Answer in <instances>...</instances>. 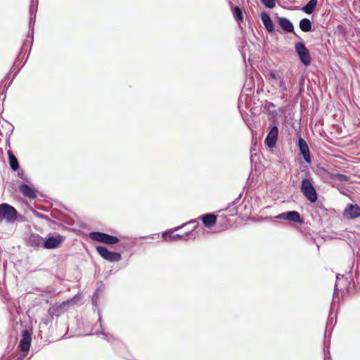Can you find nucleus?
Returning a JSON list of instances; mask_svg holds the SVG:
<instances>
[{
	"instance_id": "obj_10",
	"label": "nucleus",
	"mask_w": 360,
	"mask_h": 360,
	"mask_svg": "<svg viewBox=\"0 0 360 360\" xmlns=\"http://www.w3.org/2000/svg\"><path fill=\"white\" fill-rule=\"evenodd\" d=\"M198 219L202 221L206 228L210 229L216 224L217 216L213 213H207L200 216Z\"/></svg>"
},
{
	"instance_id": "obj_3",
	"label": "nucleus",
	"mask_w": 360,
	"mask_h": 360,
	"mask_svg": "<svg viewBox=\"0 0 360 360\" xmlns=\"http://www.w3.org/2000/svg\"><path fill=\"white\" fill-rule=\"evenodd\" d=\"M89 238L93 240L108 245H113L119 242V238L116 236H110L102 232H91Z\"/></svg>"
},
{
	"instance_id": "obj_2",
	"label": "nucleus",
	"mask_w": 360,
	"mask_h": 360,
	"mask_svg": "<svg viewBox=\"0 0 360 360\" xmlns=\"http://www.w3.org/2000/svg\"><path fill=\"white\" fill-rule=\"evenodd\" d=\"M18 212L11 205L7 203L0 204V221L5 219L8 222H13L17 219Z\"/></svg>"
},
{
	"instance_id": "obj_6",
	"label": "nucleus",
	"mask_w": 360,
	"mask_h": 360,
	"mask_svg": "<svg viewBox=\"0 0 360 360\" xmlns=\"http://www.w3.org/2000/svg\"><path fill=\"white\" fill-rule=\"evenodd\" d=\"M276 218L280 219H285L289 221L296 222L299 224L303 223V219L301 218L300 214L297 211H289L283 212L278 214Z\"/></svg>"
},
{
	"instance_id": "obj_18",
	"label": "nucleus",
	"mask_w": 360,
	"mask_h": 360,
	"mask_svg": "<svg viewBox=\"0 0 360 360\" xmlns=\"http://www.w3.org/2000/svg\"><path fill=\"white\" fill-rule=\"evenodd\" d=\"M318 3V0H309V2L302 8V11L307 14H311Z\"/></svg>"
},
{
	"instance_id": "obj_4",
	"label": "nucleus",
	"mask_w": 360,
	"mask_h": 360,
	"mask_svg": "<svg viewBox=\"0 0 360 360\" xmlns=\"http://www.w3.org/2000/svg\"><path fill=\"white\" fill-rule=\"evenodd\" d=\"M96 250L103 259L110 262H119L122 259V256L120 253L110 252L105 247L98 245L96 247Z\"/></svg>"
},
{
	"instance_id": "obj_11",
	"label": "nucleus",
	"mask_w": 360,
	"mask_h": 360,
	"mask_svg": "<svg viewBox=\"0 0 360 360\" xmlns=\"http://www.w3.org/2000/svg\"><path fill=\"white\" fill-rule=\"evenodd\" d=\"M31 335L27 330H23L19 347L22 352H27L31 344Z\"/></svg>"
},
{
	"instance_id": "obj_8",
	"label": "nucleus",
	"mask_w": 360,
	"mask_h": 360,
	"mask_svg": "<svg viewBox=\"0 0 360 360\" xmlns=\"http://www.w3.org/2000/svg\"><path fill=\"white\" fill-rule=\"evenodd\" d=\"M278 136V129L276 126L271 127L270 131L268 133L265 143L269 148H274L276 146Z\"/></svg>"
},
{
	"instance_id": "obj_1",
	"label": "nucleus",
	"mask_w": 360,
	"mask_h": 360,
	"mask_svg": "<svg viewBox=\"0 0 360 360\" xmlns=\"http://www.w3.org/2000/svg\"><path fill=\"white\" fill-rule=\"evenodd\" d=\"M300 190L311 202H315L317 200L316 191L309 179H304L302 181Z\"/></svg>"
},
{
	"instance_id": "obj_23",
	"label": "nucleus",
	"mask_w": 360,
	"mask_h": 360,
	"mask_svg": "<svg viewBox=\"0 0 360 360\" xmlns=\"http://www.w3.org/2000/svg\"><path fill=\"white\" fill-rule=\"evenodd\" d=\"M261 2L267 8H273L275 5V1L276 0H260Z\"/></svg>"
},
{
	"instance_id": "obj_24",
	"label": "nucleus",
	"mask_w": 360,
	"mask_h": 360,
	"mask_svg": "<svg viewBox=\"0 0 360 360\" xmlns=\"http://www.w3.org/2000/svg\"><path fill=\"white\" fill-rule=\"evenodd\" d=\"M188 224H193L194 228H196L198 226V222L196 220H192V221H189Z\"/></svg>"
},
{
	"instance_id": "obj_20",
	"label": "nucleus",
	"mask_w": 360,
	"mask_h": 360,
	"mask_svg": "<svg viewBox=\"0 0 360 360\" xmlns=\"http://www.w3.org/2000/svg\"><path fill=\"white\" fill-rule=\"evenodd\" d=\"M300 28L302 31L307 32L311 29V22L307 18H303L300 21Z\"/></svg>"
},
{
	"instance_id": "obj_14",
	"label": "nucleus",
	"mask_w": 360,
	"mask_h": 360,
	"mask_svg": "<svg viewBox=\"0 0 360 360\" xmlns=\"http://www.w3.org/2000/svg\"><path fill=\"white\" fill-rule=\"evenodd\" d=\"M278 24L285 32H292L294 30L292 23L285 18H278Z\"/></svg>"
},
{
	"instance_id": "obj_17",
	"label": "nucleus",
	"mask_w": 360,
	"mask_h": 360,
	"mask_svg": "<svg viewBox=\"0 0 360 360\" xmlns=\"http://www.w3.org/2000/svg\"><path fill=\"white\" fill-rule=\"evenodd\" d=\"M189 233H187L186 235H179L175 234L173 235L172 231L165 232L163 233L162 236L165 240H174L176 239H186L185 238L188 236Z\"/></svg>"
},
{
	"instance_id": "obj_19",
	"label": "nucleus",
	"mask_w": 360,
	"mask_h": 360,
	"mask_svg": "<svg viewBox=\"0 0 360 360\" xmlns=\"http://www.w3.org/2000/svg\"><path fill=\"white\" fill-rule=\"evenodd\" d=\"M268 77L269 79H279V82H278V86L283 91H286L287 90V86H286V84H285V82L284 81L283 79H281L280 77H278L277 75L273 72H270L269 75H268Z\"/></svg>"
},
{
	"instance_id": "obj_25",
	"label": "nucleus",
	"mask_w": 360,
	"mask_h": 360,
	"mask_svg": "<svg viewBox=\"0 0 360 360\" xmlns=\"http://www.w3.org/2000/svg\"><path fill=\"white\" fill-rule=\"evenodd\" d=\"M267 105H268V108H271V107H272V108H274V107H275V105H274V104L273 103H269L267 104Z\"/></svg>"
},
{
	"instance_id": "obj_21",
	"label": "nucleus",
	"mask_w": 360,
	"mask_h": 360,
	"mask_svg": "<svg viewBox=\"0 0 360 360\" xmlns=\"http://www.w3.org/2000/svg\"><path fill=\"white\" fill-rule=\"evenodd\" d=\"M233 15L235 19L237 20V22H243V11H242V9L239 6H236L233 8Z\"/></svg>"
},
{
	"instance_id": "obj_12",
	"label": "nucleus",
	"mask_w": 360,
	"mask_h": 360,
	"mask_svg": "<svg viewBox=\"0 0 360 360\" xmlns=\"http://www.w3.org/2000/svg\"><path fill=\"white\" fill-rule=\"evenodd\" d=\"M344 217L347 219H355L360 217V207L357 205H349L344 211Z\"/></svg>"
},
{
	"instance_id": "obj_22",
	"label": "nucleus",
	"mask_w": 360,
	"mask_h": 360,
	"mask_svg": "<svg viewBox=\"0 0 360 360\" xmlns=\"http://www.w3.org/2000/svg\"><path fill=\"white\" fill-rule=\"evenodd\" d=\"M331 179L334 180H338L339 181H347L349 180V176L345 174H342L339 173L333 174L331 176Z\"/></svg>"
},
{
	"instance_id": "obj_15",
	"label": "nucleus",
	"mask_w": 360,
	"mask_h": 360,
	"mask_svg": "<svg viewBox=\"0 0 360 360\" xmlns=\"http://www.w3.org/2000/svg\"><path fill=\"white\" fill-rule=\"evenodd\" d=\"M261 19H262V21L264 25L265 26L266 29L269 32H272L274 30V24H273V22L271 20L270 17L269 16V15L264 12L262 13Z\"/></svg>"
},
{
	"instance_id": "obj_16",
	"label": "nucleus",
	"mask_w": 360,
	"mask_h": 360,
	"mask_svg": "<svg viewBox=\"0 0 360 360\" xmlns=\"http://www.w3.org/2000/svg\"><path fill=\"white\" fill-rule=\"evenodd\" d=\"M7 154L8 156V162H9V165H10L11 168L13 171H17L20 167L19 162H18L17 158L15 156V155L13 153V152L10 150H8Z\"/></svg>"
},
{
	"instance_id": "obj_13",
	"label": "nucleus",
	"mask_w": 360,
	"mask_h": 360,
	"mask_svg": "<svg viewBox=\"0 0 360 360\" xmlns=\"http://www.w3.org/2000/svg\"><path fill=\"white\" fill-rule=\"evenodd\" d=\"M20 192L25 196L30 199H35L37 193L34 188H32L27 184H22L19 186Z\"/></svg>"
},
{
	"instance_id": "obj_9",
	"label": "nucleus",
	"mask_w": 360,
	"mask_h": 360,
	"mask_svg": "<svg viewBox=\"0 0 360 360\" xmlns=\"http://www.w3.org/2000/svg\"><path fill=\"white\" fill-rule=\"evenodd\" d=\"M298 147L304 160L306 161V162L310 163L311 156L308 145L306 141L301 137H300L298 139Z\"/></svg>"
},
{
	"instance_id": "obj_5",
	"label": "nucleus",
	"mask_w": 360,
	"mask_h": 360,
	"mask_svg": "<svg viewBox=\"0 0 360 360\" xmlns=\"http://www.w3.org/2000/svg\"><path fill=\"white\" fill-rule=\"evenodd\" d=\"M295 49L302 63L305 65L311 63V56L309 50L306 48L303 42H297L295 44Z\"/></svg>"
},
{
	"instance_id": "obj_7",
	"label": "nucleus",
	"mask_w": 360,
	"mask_h": 360,
	"mask_svg": "<svg viewBox=\"0 0 360 360\" xmlns=\"http://www.w3.org/2000/svg\"><path fill=\"white\" fill-rule=\"evenodd\" d=\"M63 237L59 234L56 236H49L44 243L46 249H54L62 243Z\"/></svg>"
}]
</instances>
